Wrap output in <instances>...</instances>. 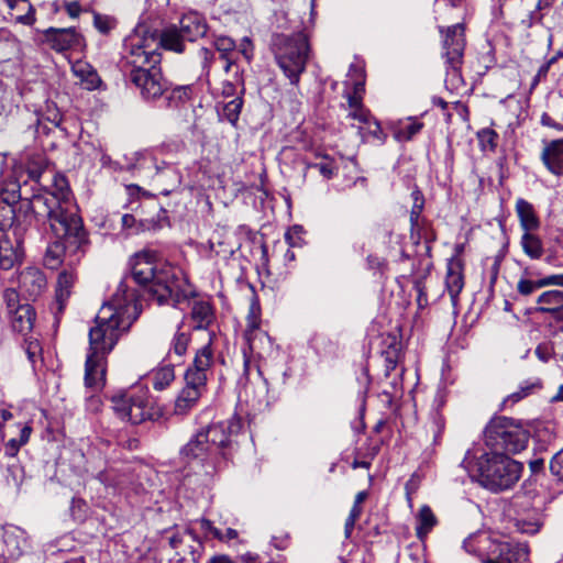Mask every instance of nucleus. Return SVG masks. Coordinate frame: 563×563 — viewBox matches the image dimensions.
Masks as SVG:
<instances>
[{
    "label": "nucleus",
    "instance_id": "obj_1",
    "mask_svg": "<svg viewBox=\"0 0 563 563\" xmlns=\"http://www.w3.org/2000/svg\"><path fill=\"white\" fill-rule=\"evenodd\" d=\"M121 288L122 285L112 300L103 303L96 316V325L89 331V352L85 363V384L89 388H99L103 385L106 357L118 343L121 333L132 323L125 313L133 302V297L121 295Z\"/></svg>",
    "mask_w": 563,
    "mask_h": 563
},
{
    "label": "nucleus",
    "instance_id": "obj_2",
    "mask_svg": "<svg viewBox=\"0 0 563 563\" xmlns=\"http://www.w3.org/2000/svg\"><path fill=\"white\" fill-rule=\"evenodd\" d=\"M161 54L152 49L146 40L135 34L129 38L124 66L129 71L130 81L145 100H156L165 96L167 107H178L191 99V85L176 86L169 89L168 81L163 77Z\"/></svg>",
    "mask_w": 563,
    "mask_h": 563
},
{
    "label": "nucleus",
    "instance_id": "obj_3",
    "mask_svg": "<svg viewBox=\"0 0 563 563\" xmlns=\"http://www.w3.org/2000/svg\"><path fill=\"white\" fill-rule=\"evenodd\" d=\"M157 252L143 250L131 260V275L135 283L147 288L148 299L158 305L180 308L197 296L196 288L184 272L169 264H157Z\"/></svg>",
    "mask_w": 563,
    "mask_h": 563
},
{
    "label": "nucleus",
    "instance_id": "obj_4",
    "mask_svg": "<svg viewBox=\"0 0 563 563\" xmlns=\"http://www.w3.org/2000/svg\"><path fill=\"white\" fill-rule=\"evenodd\" d=\"M44 211L37 208L32 213L33 225L45 227L54 239L63 240L75 251H86L89 244L88 233L78 214L67 178H58L57 191L42 196Z\"/></svg>",
    "mask_w": 563,
    "mask_h": 563
},
{
    "label": "nucleus",
    "instance_id": "obj_5",
    "mask_svg": "<svg viewBox=\"0 0 563 563\" xmlns=\"http://www.w3.org/2000/svg\"><path fill=\"white\" fill-rule=\"evenodd\" d=\"M241 430L242 421L238 417L202 428L181 446L180 459L188 464L197 462L217 468L236 450Z\"/></svg>",
    "mask_w": 563,
    "mask_h": 563
},
{
    "label": "nucleus",
    "instance_id": "obj_6",
    "mask_svg": "<svg viewBox=\"0 0 563 563\" xmlns=\"http://www.w3.org/2000/svg\"><path fill=\"white\" fill-rule=\"evenodd\" d=\"M243 374L240 384H243V393L246 401L261 406L268 404L271 389L283 387L290 376V368L283 352L261 362H253L246 351H243Z\"/></svg>",
    "mask_w": 563,
    "mask_h": 563
},
{
    "label": "nucleus",
    "instance_id": "obj_7",
    "mask_svg": "<svg viewBox=\"0 0 563 563\" xmlns=\"http://www.w3.org/2000/svg\"><path fill=\"white\" fill-rule=\"evenodd\" d=\"M269 46L285 77L291 85L298 86L311 53L307 34L302 31L292 34L276 33L272 35Z\"/></svg>",
    "mask_w": 563,
    "mask_h": 563
},
{
    "label": "nucleus",
    "instance_id": "obj_8",
    "mask_svg": "<svg viewBox=\"0 0 563 563\" xmlns=\"http://www.w3.org/2000/svg\"><path fill=\"white\" fill-rule=\"evenodd\" d=\"M462 547L482 563H527L529 558L526 543L510 542L486 531L471 533Z\"/></svg>",
    "mask_w": 563,
    "mask_h": 563
},
{
    "label": "nucleus",
    "instance_id": "obj_9",
    "mask_svg": "<svg viewBox=\"0 0 563 563\" xmlns=\"http://www.w3.org/2000/svg\"><path fill=\"white\" fill-rule=\"evenodd\" d=\"M212 363L213 351L211 339H209L207 344L197 350L191 366L185 373L186 385L175 400V415H187L207 391V382L211 374Z\"/></svg>",
    "mask_w": 563,
    "mask_h": 563
},
{
    "label": "nucleus",
    "instance_id": "obj_10",
    "mask_svg": "<svg viewBox=\"0 0 563 563\" xmlns=\"http://www.w3.org/2000/svg\"><path fill=\"white\" fill-rule=\"evenodd\" d=\"M207 32L206 18L197 11H189L181 15L178 24L166 26L158 38L154 35L141 38L146 40L152 49L157 51L162 46L167 51L180 54L185 52L186 42H195L203 37Z\"/></svg>",
    "mask_w": 563,
    "mask_h": 563
},
{
    "label": "nucleus",
    "instance_id": "obj_11",
    "mask_svg": "<svg viewBox=\"0 0 563 563\" xmlns=\"http://www.w3.org/2000/svg\"><path fill=\"white\" fill-rule=\"evenodd\" d=\"M486 454H517L526 449L529 432L520 422L507 417H494L484 431Z\"/></svg>",
    "mask_w": 563,
    "mask_h": 563
},
{
    "label": "nucleus",
    "instance_id": "obj_12",
    "mask_svg": "<svg viewBox=\"0 0 563 563\" xmlns=\"http://www.w3.org/2000/svg\"><path fill=\"white\" fill-rule=\"evenodd\" d=\"M479 483L490 492L511 488L520 478L522 464L505 454L484 453L477 462Z\"/></svg>",
    "mask_w": 563,
    "mask_h": 563
},
{
    "label": "nucleus",
    "instance_id": "obj_13",
    "mask_svg": "<svg viewBox=\"0 0 563 563\" xmlns=\"http://www.w3.org/2000/svg\"><path fill=\"white\" fill-rule=\"evenodd\" d=\"M35 192V189L22 181L16 172L2 176L0 179V202L20 207L19 217L23 221L34 212L35 208L40 211L37 214L44 211L45 203L41 200L42 195Z\"/></svg>",
    "mask_w": 563,
    "mask_h": 563
},
{
    "label": "nucleus",
    "instance_id": "obj_14",
    "mask_svg": "<svg viewBox=\"0 0 563 563\" xmlns=\"http://www.w3.org/2000/svg\"><path fill=\"white\" fill-rule=\"evenodd\" d=\"M24 184L36 190L35 194L51 195L57 191L58 178H66L57 173L46 156L42 153L27 156L23 167L15 169Z\"/></svg>",
    "mask_w": 563,
    "mask_h": 563
},
{
    "label": "nucleus",
    "instance_id": "obj_15",
    "mask_svg": "<svg viewBox=\"0 0 563 563\" xmlns=\"http://www.w3.org/2000/svg\"><path fill=\"white\" fill-rule=\"evenodd\" d=\"M114 412L123 420L140 424L150 419L151 407L148 390L142 386H134L125 391H117L111 396Z\"/></svg>",
    "mask_w": 563,
    "mask_h": 563
},
{
    "label": "nucleus",
    "instance_id": "obj_16",
    "mask_svg": "<svg viewBox=\"0 0 563 563\" xmlns=\"http://www.w3.org/2000/svg\"><path fill=\"white\" fill-rule=\"evenodd\" d=\"M260 306L256 300H253L246 319L244 339L247 342L250 353L255 355L258 362L282 352L279 346L274 344L273 339L267 332L260 328Z\"/></svg>",
    "mask_w": 563,
    "mask_h": 563
},
{
    "label": "nucleus",
    "instance_id": "obj_17",
    "mask_svg": "<svg viewBox=\"0 0 563 563\" xmlns=\"http://www.w3.org/2000/svg\"><path fill=\"white\" fill-rule=\"evenodd\" d=\"M131 161L128 165L130 170L145 167L147 162L153 163L155 168L154 181L164 196H168L181 184V175L177 167L166 162L158 163L150 150L134 152Z\"/></svg>",
    "mask_w": 563,
    "mask_h": 563
},
{
    "label": "nucleus",
    "instance_id": "obj_18",
    "mask_svg": "<svg viewBox=\"0 0 563 563\" xmlns=\"http://www.w3.org/2000/svg\"><path fill=\"white\" fill-rule=\"evenodd\" d=\"M440 32L443 34V57L448 65V71L456 76L462 65L465 48L464 26L456 23L449 26L445 32L440 27Z\"/></svg>",
    "mask_w": 563,
    "mask_h": 563
},
{
    "label": "nucleus",
    "instance_id": "obj_19",
    "mask_svg": "<svg viewBox=\"0 0 563 563\" xmlns=\"http://www.w3.org/2000/svg\"><path fill=\"white\" fill-rule=\"evenodd\" d=\"M43 41L56 52L76 48L82 44V37L75 27H49L44 31Z\"/></svg>",
    "mask_w": 563,
    "mask_h": 563
},
{
    "label": "nucleus",
    "instance_id": "obj_20",
    "mask_svg": "<svg viewBox=\"0 0 563 563\" xmlns=\"http://www.w3.org/2000/svg\"><path fill=\"white\" fill-rule=\"evenodd\" d=\"M536 311L549 314L556 323H563V290L551 289L540 294Z\"/></svg>",
    "mask_w": 563,
    "mask_h": 563
},
{
    "label": "nucleus",
    "instance_id": "obj_21",
    "mask_svg": "<svg viewBox=\"0 0 563 563\" xmlns=\"http://www.w3.org/2000/svg\"><path fill=\"white\" fill-rule=\"evenodd\" d=\"M19 214L20 207L0 202V231L13 229L14 234L20 235L33 225L32 214L27 216L25 221Z\"/></svg>",
    "mask_w": 563,
    "mask_h": 563
},
{
    "label": "nucleus",
    "instance_id": "obj_22",
    "mask_svg": "<svg viewBox=\"0 0 563 563\" xmlns=\"http://www.w3.org/2000/svg\"><path fill=\"white\" fill-rule=\"evenodd\" d=\"M463 263L461 258L451 257L446 263L445 288L453 306L457 305L459 295L464 287Z\"/></svg>",
    "mask_w": 563,
    "mask_h": 563
},
{
    "label": "nucleus",
    "instance_id": "obj_23",
    "mask_svg": "<svg viewBox=\"0 0 563 563\" xmlns=\"http://www.w3.org/2000/svg\"><path fill=\"white\" fill-rule=\"evenodd\" d=\"M71 73L79 85L86 90H96L102 85L97 69L84 59H77L71 63Z\"/></svg>",
    "mask_w": 563,
    "mask_h": 563
},
{
    "label": "nucleus",
    "instance_id": "obj_24",
    "mask_svg": "<svg viewBox=\"0 0 563 563\" xmlns=\"http://www.w3.org/2000/svg\"><path fill=\"white\" fill-rule=\"evenodd\" d=\"M46 277L37 267H26L19 275V286L30 297H37L46 288Z\"/></svg>",
    "mask_w": 563,
    "mask_h": 563
},
{
    "label": "nucleus",
    "instance_id": "obj_25",
    "mask_svg": "<svg viewBox=\"0 0 563 563\" xmlns=\"http://www.w3.org/2000/svg\"><path fill=\"white\" fill-rule=\"evenodd\" d=\"M541 161L550 173L563 176V139L548 143L541 153Z\"/></svg>",
    "mask_w": 563,
    "mask_h": 563
},
{
    "label": "nucleus",
    "instance_id": "obj_26",
    "mask_svg": "<svg viewBox=\"0 0 563 563\" xmlns=\"http://www.w3.org/2000/svg\"><path fill=\"white\" fill-rule=\"evenodd\" d=\"M3 544L5 548L3 554L11 559L21 556L29 548L26 532L18 527L5 530L3 533Z\"/></svg>",
    "mask_w": 563,
    "mask_h": 563
},
{
    "label": "nucleus",
    "instance_id": "obj_27",
    "mask_svg": "<svg viewBox=\"0 0 563 563\" xmlns=\"http://www.w3.org/2000/svg\"><path fill=\"white\" fill-rule=\"evenodd\" d=\"M190 318L196 330H207L214 321V311L208 300H194Z\"/></svg>",
    "mask_w": 563,
    "mask_h": 563
},
{
    "label": "nucleus",
    "instance_id": "obj_28",
    "mask_svg": "<svg viewBox=\"0 0 563 563\" xmlns=\"http://www.w3.org/2000/svg\"><path fill=\"white\" fill-rule=\"evenodd\" d=\"M9 318L12 330L26 335L33 328L35 311L31 305L23 303L22 307L11 312Z\"/></svg>",
    "mask_w": 563,
    "mask_h": 563
},
{
    "label": "nucleus",
    "instance_id": "obj_29",
    "mask_svg": "<svg viewBox=\"0 0 563 563\" xmlns=\"http://www.w3.org/2000/svg\"><path fill=\"white\" fill-rule=\"evenodd\" d=\"M66 251H69L70 253L79 252L67 245L65 241L55 239V241L49 243L46 249L44 255V265L49 269L58 268L63 263V257Z\"/></svg>",
    "mask_w": 563,
    "mask_h": 563
},
{
    "label": "nucleus",
    "instance_id": "obj_30",
    "mask_svg": "<svg viewBox=\"0 0 563 563\" xmlns=\"http://www.w3.org/2000/svg\"><path fill=\"white\" fill-rule=\"evenodd\" d=\"M542 525V514L537 509L528 510L515 518V527L521 533L534 534L539 532Z\"/></svg>",
    "mask_w": 563,
    "mask_h": 563
},
{
    "label": "nucleus",
    "instance_id": "obj_31",
    "mask_svg": "<svg viewBox=\"0 0 563 563\" xmlns=\"http://www.w3.org/2000/svg\"><path fill=\"white\" fill-rule=\"evenodd\" d=\"M516 211L520 221V225L525 232L534 231L539 228V219L530 202L522 198H519L516 201Z\"/></svg>",
    "mask_w": 563,
    "mask_h": 563
},
{
    "label": "nucleus",
    "instance_id": "obj_32",
    "mask_svg": "<svg viewBox=\"0 0 563 563\" xmlns=\"http://www.w3.org/2000/svg\"><path fill=\"white\" fill-rule=\"evenodd\" d=\"M347 118L356 120L360 123L366 125L368 134L376 139H380V134L383 132L382 126L364 104L350 110Z\"/></svg>",
    "mask_w": 563,
    "mask_h": 563
},
{
    "label": "nucleus",
    "instance_id": "obj_33",
    "mask_svg": "<svg viewBox=\"0 0 563 563\" xmlns=\"http://www.w3.org/2000/svg\"><path fill=\"white\" fill-rule=\"evenodd\" d=\"M190 343V334L187 331H183L179 327L176 333L174 334L169 350L167 353V357L170 362L180 363L183 356L186 354L188 346Z\"/></svg>",
    "mask_w": 563,
    "mask_h": 563
},
{
    "label": "nucleus",
    "instance_id": "obj_34",
    "mask_svg": "<svg viewBox=\"0 0 563 563\" xmlns=\"http://www.w3.org/2000/svg\"><path fill=\"white\" fill-rule=\"evenodd\" d=\"M22 253L8 239L0 240V269L9 271L20 263Z\"/></svg>",
    "mask_w": 563,
    "mask_h": 563
},
{
    "label": "nucleus",
    "instance_id": "obj_35",
    "mask_svg": "<svg viewBox=\"0 0 563 563\" xmlns=\"http://www.w3.org/2000/svg\"><path fill=\"white\" fill-rule=\"evenodd\" d=\"M416 534L419 540H423L437 525V518L427 505L422 506L417 515Z\"/></svg>",
    "mask_w": 563,
    "mask_h": 563
},
{
    "label": "nucleus",
    "instance_id": "obj_36",
    "mask_svg": "<svg viewBox=\"0 0 563 563\" xmlns=\"http://www.w3.org/2000/svg\"><path fill=\"white\" fill-rule=\"evenodd\" d=\"M541 387L542 383L539 378L527 379L519 385L516 391L511 393L504 399L503 405L504 407H507L508 405L512 406L529 395L533 394L534 390L541 389Z\"/></svg>",
    "mask_w": 563,
    "mask_h": 563
},
{
    "label": "nucleus",
    "instance_id": "obj_37",
    "mask_svg": "<svg viewBox=\"0 0 563 563\" xmlns=\"http://www.w3.org/2000/svg\"><path fill=\"white\" fill-rule=\"evenodd\" d=\"M243 107V100L240 97H236L221 107L218 106V115L221 121H228L232 125H235L239 121L240 113Z\"/></svg>",
    "mask_w": 563,
    "mask_h": 563
},
{
    "label": "nucleus",
    "instance_id": "obj_38",
    "mask_svg": "<svg viewBox=\"0 0 563 563\" xmlns=\"http://www.w3.org/2000/svg\"><path fill=\"white\" fill-rule=\"evenodd\" d=\"M520 244L525 254L531 260H539L543 255L542 241L538 235L533 234L532 231L522 234Z\"/></svg>",
    "mask_w": 563,
    "mask_h": 563
},
{
    "label": "nucleus",
    "instance_id": "obj_39",
    "mask_svg": "<svg viewBox=\"0 0 563 563\" xmlns=\"http://www.w3.org/2000/svg\"><path fill=\"white\" fill-rule=\"evenodd\" d=\"M74 279L75 276L71 272L64 271L59 273L57 278L56 299L60 306L70 296V289L73 287Z\"/></svg>",
    "mask_w": 563,
    "mask_h": 563
},
{
    "label": "nucleus",
    "instance_id": "obj_40",
    "mask_svg": "<svg viewBox=\"0 0 563 563\" xmlns=\"http://www.w3.org/2000/svg\"><path fill=\"white\" fill-rule=\"evenodd\" d=\"M190 528H196V533L202 536L205 539L223 540V534L220 529L216 528L208 519L201 518L190 523Z\"/></svg>",
    "mask_w": 563,
    "mask_h": 563
},
{
    "label": "nucleus",
    "instance_id": "obj_41",
    "mask_svg": "<svg viewBox=\"0 0 563 563\" xmlns=\"http://www.w3.org/2000/svg\"><path fill=\"white\" fill-rule=\"evenodd\" d=\"M174 378H175V373H174L173 365L162 366V367L157 368L156 371H154V373L152 375L153 387L156 390H163L167 386L170 385V383L174 380Z\"/></svg>",
    "mask_w": 563,
    "mask_h": 563
},
{
    "label": "nucleus",
    "instance_id": "obj_42",
    "mask_svg": "<svg viewBox=\"0 0 563 563\" xmlns=\"http://www.w3.org/2000/svg\"><path fill=\"white\" fill-rule=\"evenodd\" d=\"M31 432H32V428L31 427L23 426L20 429L19 439H16V438L10 439L4 444V454L7 456H9V457H14L18 454L20 448L27 443V441L30 439V435H31Z\"/></svg>",
    "mask_w": 563,
    "mask_h": 563
},
{
    "label": "nucleus",
    "instance_id": "obj_43",
    "mask_svg": "<svg viewBox=\"0 0 563 563\" xmlns=\"http://www.w3.org/2000/svg\"><path fill=\"white\" fill-rule=\"evenodd\" d=\"M347 76L353 79L352 95L363 97L365 93V74L362 66L352 64L349 69Z\"/></svg>",
    "mask_w": 563,
    "mask_h": 563
},
{
    "label": "nucleus",
    "instance_id": "obj_44",
    "mask_svg": "<svg viewBox=\"0 0 563 563\" xmlns=\"http://www.w3.org/2000/svg\"><path fill=\"white\" fill-rule=\"evenodd\" d=\"M412 196H413L415 201H413V206L410 211L411 239H415V233L417 231V239L419 240L420 239L419 220H420V216H421V212L423 209L424 201L419 191L412 192Z\"/></svg>",
    "mask_w": 563,
    "mask_h": 563
},
{
    "label": "nucleus",
    "instance_id": "obj_45",
    "mask_svg": "<svg viewBox=\"0 0 563 563\" xmlns=\"http://www.w3.org/2000/svg\"><path fill=\"white\" fill-rule=\"evenodd\" d=\"M555 0H538L536 9L531 11L527 19L522 21L528 27L533 24L540 23L544 14L552 8Z\"/></svg>",
    "mask_w": 563,
    "mask_h": 563
},
{
    "label": "nucleus",
    "instance_id": "obj_46",
    "mask_svg": "<svg viewBox=\"0 0 563 563\" xmlns=\"http://www.w3.org/2000/svg\"><path fill=\"white\" fill-rule=\"evenodd\" d=\"M477 140L483 152H495L498 134L492 129H482L477 132Z\"/></svg>",
    "mask_w": 563,
    "mask_h": 563
},
{
    "label": "nucleus",
    "instance_id": "obj_47",
    "mask_svg": "<svg viewBox=\"0 0 563 563\" xmlns=\"http://www.w3.org/2000/svg\"><path fill=\"white\" fill-rule=\"evenodd\" d=\"M118 21L114 16L108 14L93 13V25L103 35H108L117 27Z\"/></svg>",
    "mask_w": 563,
    "mask_h": 563
},
{
    "label": "nucleus",
    "instance_id": "obj_48",
    "mask_svg": "<svg viewBox=\"0 0 563 563\" xmlns=\"http://www.w3.org/2000/svg\"><path fill=\"white\" fill-rule=\"evenodd\" d=\"M196 528H190V526L185 529L183 532H177L176 534L169 538V544L173 549L177 551L178 554H181L185 543H188L190 540L195 539Z\"/></svg>",
    "mask_w": 563,
    "mask_h": 563
},
{
    "label": "nucleus",
    "instance_id": "obj_49",
    "mask_svg": "<svg viewBox=\"0 0 563 563\" xmlns=\"http://www.w3.org/2000/svg\"><path fill=\"white\" fill-rule=\"evenodd\" d=\"M423 124L419 121H409L405 124H402L396 132V136L399 141H409L411 140L417 133L420 132Z\"/></svg>",
    "mask_w": 563,
    "mask_h": 563
},
{
    "label": "nucleus",
    "instance_id": "obj_50",
    "mask_svg": "<svg viewBox=\"0 0 563 563\" xmlns=\"http://www.w3.org/2000/svg\"><path fill=\"white\" fill-rule=\"evenodd\" d=\"M214 48L220 53L221 58L230 56L236 47L235 42L225 35H219L213 41Z\"/></svg>",
    "mask_w": 563,
    "mask_h": 563
},
{
    "label": "nucleus",
    "instance_id": "obj_51",
    "mask_svg": "<svg viewBox=\"0 0 563 563\" xmlns=\"http://www.w3.org/2000/svg\"><path fill=\"white\" fill-rule=\"evenodd\" d=\"M202 550V540L201 536H198L195 532V539L190 540L188 543H185L181 554L185 556L186 554H190L192 561H197L200 558V553Z\"/></svg>",
    "mask_w": 563,
    "mask_h": 563
},
{
    "label": "nucleus",
    "instance_id": "obj_52",
    "mask_svg": "<svg viewBox=\"0 0 563 563\" xmlns=\"http://www.w3.org/2000/svg\"><path fill=\"white\" fill-rule=\"evenodd\" d=\"M23 349L27 355V358L32 365H35L37 358L41 355L42 347L40 345V342L37 340L33 339H25Z\"/></svg>",
    "mask_w": 563,
    "mask_h": 563
},
{
    "label": "nucleus",
    "instance_id": "obj_53",
    "mask_svg": "<svg viewBox=\"0 0 563 563\" xmlns=\"http://www.w3.org/2000/svg\"><path fill=\"white\" fill-rule=\"evenodd\" d=\"M98 477L106 486H111L113 488H122L126 482L123 476L114 475L112 470L101 472Z\"/></svg>",
    "mask_w": 563,
    "mask_h": 563
},
{
    "label": "nucleus",
    "instance_id": "obj_54",
    "mask_svg": "<svg viewBox=\"0 0 563 563\" xmlns=\"http://www.w3.org/2000/svg\"><path fill=\"white\" fill-rule=\"evenodd\" d=\"M385 362V375L390 376V373L395 371L399 362V351L397 349H388L383 353Z\"/></svg>",
    "mask_w": 563,
    "mask_h": 563
},
{
    "label": "nucleus",
    "instance_id": "obj_55",
    "mask_svg": "<svg viewBox=\"0 0 563 563\" xmlns=\"http://www.w3.org/2000/svg\"><path fill=\"white\" fill-rule=\"evenodd\" d=\"M536 356L543 363H548L554 356V343L545 341L538 344L534 351Z\"/></svg>",
    "mask_w": 563,
    "mask_h": 563
},
{
    "label": "nucleus",
    "instance_id": "obj_56",
    "mask_svg": "<svg viewBox=\"0 0 563 563\" xmlns=\"http://www.w3.org/2000/svg\"><path fill=\"white\" fill-rule=\"evenodd\" d=\"M3 300L7 306L8 314L14 312L18 308L22 307L20 303L19 292L13 288H8L3 291Z\"/></svg>",
    "mask_w": 563,
    "mask_h": 563
},
{
    "label": "nucleus",
    "instance_id": "obj_57",
    "mask_svg": "<svg viewBox=\"0 0 563 563\" xmlns=\"http://www.w3.org/2000/svg\"><path fill=\"white\" fill-rule=\"evenodd\" d=\"M550 472L560 482H563V448L550 461Z\"/></svg>",
    "mask_w": 563,
    "mask_h": 563
},
{
    "label": "nucleus",
    "instance_id": "obj_58",
    "mask_svg": "<svg viewBox=\"0 0 563 563\" xmlns=\"http://www.w3.org/2000/svg\"><path fill=\"white\" fill-rule=\"evenodd\" d=\"M445 421L442 415L435 412L432 417V421L430 424V430L433 433V443H440L442 432L444 430Z\"/></svg>",
    "mask_w": 563,
    "mask_h": 563
},
{
    "label": "nucleus",
    "instance_id": "obj_59",
    "mask_svg": "<svg viewBox=\"0 0 563 563\" xmlns=\"http://www.w3.org/2000/svg\"><path fill=\"white\" fill-rule=\"evenodd\" d=\"M541 283L540 279L538 280H530L521 278L517 284V291L522 296H528L534 292L537 289H541Z\"/></svg>",
    "mask_w": 563,
    "mask_h": 563
},
{
    "label": "nucleus",
    "instance_id": "obj_60",
    "mask_svg": "<svg viewBox=\"0 0 563 563\" xmlns=\"http://www.w3.org/2000/svg\"><path fill=\"white\" fill-rule=\"evenodd\" d=\"M309 168H316L327 179H331L335 174V167L332 163H314L309 164Z\"/></svg>",
    "mask_w": 563,
    "mask_h": 563
},
{
    "label": "nucleus",
    "instance_id": "obj_61",
    "mask_svg": "<svg viewBox=\"0 0 563 563\" xmlns=\"http://www.w3.org/2000/svg\"><path fill=\"white\" fill-rule=\"evenodd\" d=\"M239 52L243 55V57L251 62L254 56V45L250 37L245 36L242 38L239 45Z\"/></svg>",
    "mask_w": 563,
    "mask_h": 563
},
{
    "label": "nucleus",
    "instance_id": "obj_62",
    "mask_svg": "<svg viewBox=\"0 0 563 563\" xmlns=\"http://www.w3.org/2000/svg\"><path fill=\"white\" fill-rule=\"evenodd\" d=\"M199 58L201 59L202 69L209 73V69L214 60L213 51L207 47H201L199 49Z\"/></svg>",
    "mask_w": 563,
    "mask_h": 563
},
{
    "label": "nucleus",
    "instance_id": "obj_63",
    "mask_svg": "<svg viewBox=\"0 0 563 563\" xmlns=\"http://www.w3.org/2000/svg\"><path fill=\"white\" fill-rule=\"evenodd\" d=\"M413 288L417 291V302L419 307H424L428 305V297L424 290V283L422 279L415 280Z\"/></svg>",
    "mask_w": 563,
    "mask_h": 563
},
{
    "label": "nucleus",
    "instance_id": "obj_64",
    "mask_svg": "<svg viewBox=\"0 0 563 563\" xmlns=\"http://www.w3.org/2000/svg\"><path fill=\"white\" fill-rule=\"evenodd\" d=\"M542 288L548 286L563 287V274H554L540 278Z\"/></svg>",
    "mask_w": 563,
    "mask_h": 563
}]
</instances>
